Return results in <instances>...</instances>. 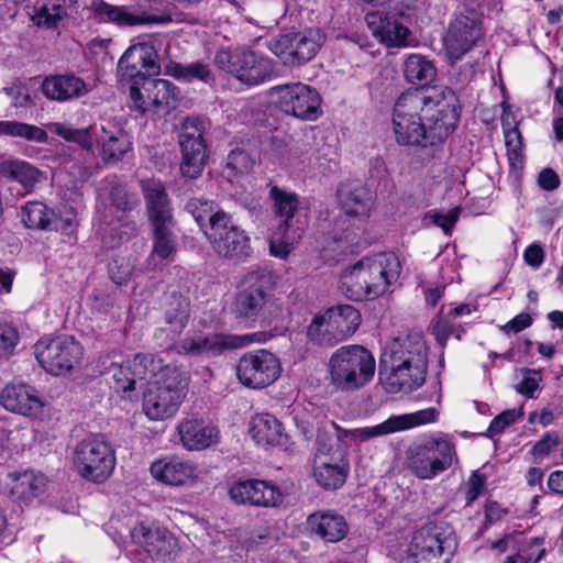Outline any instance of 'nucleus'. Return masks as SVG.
I'll return each instance as SVG.
<instances>
[{
    "label": "nucleus",
    "instance_id": "obj_60",
    "mask_svg": "<svg viewBox=\"0 0 563 563\" xmlns=\"http://www.w3.org/2000/svg\"><path fill=\"white\" fill-rule=\"evenodd\" d=\"M98 232L101 236L102 243L110 249L115 247L128 236V231L119 233V227L112 223H106L104 227L99 228Z\"/></svg>",
    "mask_w": 563,
    "mask_h": 563
},
{
    "label": "nucleus",
    "instance_id": "obj_5",
    "mask_svg": "<svg viewBox=\"0 0 563 563\" xmlns=\"http://www.w3.org/2000/svg\"><path fill=\"white\" fill-rule=\"evenodd\" d=\"M272 275L265 271L247 272L239 286L233 303V312L242 322L272 324L285 320L289 311L280 298L266 292Z\"/></svg>",
    "mask_w": 563,
    "mask_h": 563
},
{
    "label": "nucleus",
    "instance_id": "obj_52",
    "mask_svg": "<svg viewBox=\"0 0 563 563\" xmlns=\"http://www.w3.org/2000/svg\"><path fill=\"white\" fill-rule=\"evenodd\" d=\"M134 262L128 256H117L109 264V275L118 285L128 283L132 276Z\"/></svg>",
    "mask_w": 563,
    "mask_h": 563
},
{
    "label": "nucleus",
    "instance_id": "obj_25",
    "mask_svg": "<svg viewBox=\"0 0 563 563\" xmlns=\"http://www.w3.org/2000/svg\"><path fill=\"white\" fill-rule=\"evenodd\" d=\"M2 407L16 415L26 417L38 416L45 406L41 393L32 385L13 380L7 384L0 393Z\"/></svg>",
    "mask_w": 563,
    "mask_h": 563
},
{
    "label": "nucleus",
    "instance_id": "obj_44",
    "mask_svg": "<svg viewBox=\"0 0 563 563\" xmlns=\"http://www.w3.org/2000/svg\"><path fill=\"white\" fill-rule=\"evenodd\" d=\"M189 319V301L184 297L172 296L165 305V321L168 330L178 334L186 327Z\"/></svg>",
    "mask_w": 563,
    "mask_h": 563
},
{
    "label": "nucleus",
    "instance_id": "obj_16",
    "mask_svg": "<svg viewBox=\"0 0 563 563\" xmlns=\"http://www.w3.org/2000/svg\"><path fill=\"white\" fill-rule=\"evenodd\" d=\"M372 35L387 48L408 47L416 43L409 29L410 21L400 11H373L365 16Z\"/></svg>",
    "mask_w": 563,
    "mask_h": 563
},
{
    "label": "nucleus",
    "instance_id": "obj_50",
    "mask_svg": "<svg viewBox=\"0 0 563 563\" xmlns=\"http://www.w3.org/2000/svg\"><path fill=\"white\" fill-rule=\"evenodd\" d=\"M202 122L198 119L188 118L181 124L179 133V143L181 148L206 146L203 137Z\"/></svg>",
    "mask_w": 563,
    "mask_h": 563
},
{
    "label": "nucleus",
    "instance_id": "obj_19",
    "mask_svg": "<svg viewBox=\"0 0 563 563\" xmlns=\"http://www.w3.org/2000/svg\"><path fill=\"white\" fill-rule=\"evenodd\" d=\"M133 543L155 563H166L174 560L179 552L177 539L165 528L154 522H140L130 532Z\"/></svg>",
    "mask_w": 563,
    "mask_h": 563
},
{
    "label": "nucleus",
    "instance_id": "obj_22",
    "mask_svg": "<svg viewBox=\"0 0 563 563\" xmlns=\"http://www.w3.org/2000/svg\"><path fill=\"white\" fill-rule=\"evenodd\" d=\"M158 366L159 355L136 354L132 360L112 366V386L122 397L131 398L137 383L147 380L150 374Z\"/></svg>",
    "mask_w": 563,
    "mask_h": 563
},
{
    "label": "nucleus",
    "instance_id": "obj_9",
    "mask_svg": "<svg viewBox=\"0 0 563 563\" xmlns=\"http://www.w3.org/2000/svg\"><path fill=\"white\" fill-rule=\"evenodd\" d=\"M361 323L352 305H339L316 314L307 328L308 338L320 345H334L350 338Z\"/></svg>",
    "mask_w": 563,
    "mask_h": 563
},
{
    "label": "nucleus",
    "instance_id": "obj_54",
    "mask_svg": "<svg viewBox=\"0 0 563 563\" xmlns=\"http://www.w3.org/2000/svg\"><path fill=\"white\" fill-rule=\"evenodd\" d=\"M20 341L16 329L5 322H0V357H9Z\"/></svg>",
    "mask_w": 563,
    "mask_h": 563
},
{
    "label": "nucleus",
    "instance_id": "obj_64",
    "mask_svg": "<svg viewBox=\"0 0 563 563\" xmlns=\"http://www.w3.org/2000/svg\"><path fill=\"white\" fill-rule=\"evenodd\" d=\"M130 97L133 103V107L140 112L152 111V104L148 102L150 99L146 98V93L144 90V84L142 87H137L132 85L130 87Z\"/></svg>",
    "mask_w": 563,
    "mask_h": 563
},
{
    "label": "nucleus",
    "instance_id": "obj_45",
    "mask_svg": "<svg viewBox=\"0 0 563 563\" xmlns=\"http://www.w3.org/2000/svg\"><path fill=\"white\" fill-rule=\"evenodd\" d=\"M165 73L185 82H191L195 80L208 82L211 78L209 66L200 62L191 64L172 62L165 66Z\"/></svg>",
    "mask_w": 563,
    "mask_h": 563
},
{
    "label": "nucleus",
    "instance_id": "obj_63",
    "mask_svg": "<svg viewBox=\"0 0 563 563\" xmlns=\"http://www.w3.org/2000/svg\"><path fill=\"white\" fill-rule=\"evenodd\" d=\"M532 324V317L527 312H521L501 327L506 334L518 333Z\"/></svg>",
    "mask_w": 563,
    "mask_h": 563
},
{
    "label": "nucleus",
    "instance_id": "obj_48",
    "mask_svg": "<svg viewBox=\"0 0 563 563\" xmlns=\"http://www.w3.org/2000/svg\"><path fill=\"white\" fill-rule=\"evenodd\" d=\"M183 161L180 172L184 177L195 179L199 177L205 168L207 159L206 146L181 148Z\"/></svg>",
    "mask_w": 563,
    "mask_h": 563
},
{
    "label": "nucleus",
    "instance_id": "obj_17",
    "mask_svg": "<svg viewBox=\"0 0 563 563\" xmlns=\"http://www.w3.org/2000/svg\"><path fill=\"white\" fill-rule=\"evenodd\" d=\"M452 554L451 540L437 526L428 525L415 532L401 563H449Z\"/></svg>",
    "mask_w": 563,
    "mask_h": 563
},
{
    "label": "nucleus",
    "instance_id": "obj_56",
    "mask_svg": "<svg viewBox=\"0 0 563 563\" xmlns=\"http://www.w3.org/2000/svg\"><path fill=\"white\" fill-rule=\"evenodd\" d=\"M460 209L453 208L445 213L430 211L427 213L426 219H429L433 224L440 227L445 234H449L459 220Z\"/></svg>",
    "mask_w": 563,
    "mask_h": 563
},
{
    "label": "nucleus",
    "instance_id": "obj_46",
    "mask_svg": "<svg viewBox=\"0 0 563 563\" xmlns=\"http://www.w3.org/2000/svg\"><path fill=\"white\" fill-rule=\"evenodd\" d=\"M173 224L153 225V250L151 257L172 261L176 253V240L172 233Z\"/></svg>",
    "mask_w": 563,
    "mask_h": 563
},
{
    "label": "nucleus",
    "instance_id": "obj_18",
    "mask_svg": "<svg viewBox=\"0 0 563 563\" xmlns=\"http://www.w3.org/2000/svg\"><path fill=\"white\" fill-rule=\"evenodd\" d=\"M280 373L279 358L264 349L243 354L236 365V375L240 383L254 389H262L272 385Z\"/></svg>",
    "mask_w": 563,
    "mask_h": 563
},
{
    "label": "nucleus",
    "instance_id": "obj_31",
    "mask_svg": "<svg viewBox=\"0 0 563 563\" xmlns=\"http://www.w3.org/2000/svg\"><path fill=\"white\" fill-rule=\"evenodd\" d=\"M151 225L173 224V213L166 190L161 180H141Z\"/></svg>",
    "mask_w": 563,
    "mask_h": 563
},
{
    "label": "nucleus",
    "instance_id": "obj_7",
    "mask_svg": "<svg viewBox=\"0 0 563 563\" xmlns=\"http://www.w3.org/2000/svg\"><path fill=\"white\" fill-rule=\"evenodd\" d=\"M71 460L77 473L93 483L106 482L117 464L114 448L102 434H90L78 441Z\"/></svg>",
    "mask_w": 563,
    "mask_h": 563
},
{
    "label": "nucleus",
    "instance_id": "obj_3",
    "mask_svg": "<svg viewBox=\"0 0 563 563\" xmlns=\"http://www.w3.org/2000/svg\"><path fill=\"white\" fill-rule=\"evenodd\" d=\"M400 272V261L394 253H377L349 267L341 276V288L352 300L374 299L398 280Z\"/></svg>",
    "mask_w": 563,
    "mask_h": 563
},
{
    "label": "nucleus",
    "instance_id": "obj_39",
    "mask_svg": "<svg viewBox=\"0 0 563 563\" xmlns=\"http://www.w3.org/2000/svg\"><path fill=\"white\" fill-rule=\"evenodd\" d=\"M349 470V463L344 460L332 463L319 459L316 461L313 476L322 488L335 490L345 483Z\"/></svg>",
    "mask_w": 563,
    "mask_h": 563
},
{
    "label": "nucleus",
    "instance_id": "obj_40",
    "mask_svg": "<svg viewBox=\"0 0 563 563\" xmlns=\"http://www.w3.org/2000/svg\"><path fill=\"white\" fill-rule=\"evenodd\" d=\"M188 211L207 236L216 223L222 221L229 213L223 211L213 201L192 199L187 205Z\"/></svg>",
    "mask_w": 563,
    "mask_h": 563
},
{
    "label": "nucleus",
    "instance_id": "obj_6",
    "mask_svg": "<svg viewBox=\"0 0 563 563\" xmlns=\"http://www.w3.org/2000/svg\"><path fill=\"white\" fill-rule=\"evenodd\" d=\"M329 377L341 391H354L372 380L376 362L373 354L361 345L341 346L331 355Z\"/></svg>",
    "mask_w": 563,
    "mask_h": 563
},
{
    "label": "nucleus",
    "instance_id": "obj_21",
    "mask_svg": "<svg viewBox=\"0 0 563 563\" xmlns=\"http://www.w3.org/2000/svg\"><path fill=\"white\" fill-rule=\"evenodd\" d=\"M282 110L301 120L314 121L321 113V98L318 91L302 82L275 88Z\"/></svg>",
    "mask_w": 563,
    "mask_h": 563
},
{
    "label": "nucleus",
    "instance_id": "obj_23",
    "mask_svg": "<svg viewBox=\"0 0 563 563\" xmlns=\"http://www.w3.org/2000/svg\"><path fill=\"white\" fill-rule=\"evenodd\" d=\"M228 494L235 505L271 508L283 501V493L279 487L263 479L235 481L229 485Z\"/></svg>",
    "mask_w": 563,
    "mask_h": 563
},
{
    "label": "nucleus",
    "instance_id": "obj_2",
    "mask_svg": "<svg viewBox=\"0 0 563 563\" xmlns=\"http://www.w3.org/2000/svg\"><path fill=\"white\" fill-rule=\"evenodd\" d=\"M428 369V346L420 333L393 339L380 358V379L388 393L411 391L420 387Z\"/></svg>",
    "mask_w": 563,
    "mask_h": 563
},
{
    "label": "nucleus",
    "instance_id": "obj_8",
    "mask_svg": "<svg viewBox=\"0 0 563 563\" xmlns=\"http://www.w3.org/2000/svg\"><path fill=\"white\" fill-rule=\"evenodd\" d=\"M457 461L455 443L446 434L432 435L408 452V467L420 479H433Z\"/></svg>",
    "mask_w": 563,
    "mask_h": 563
},
{
    "label": "nucleus",
    "instance_id": "obj_55",
    "mask_svg": "<svg viewBox=\"0 0 563 563\" xmlns=\"http://www.w3.org/2000/svg\"><path fill=\"white\" fill-rule=\"evenodd\" d=\"M521 416L522 413L516 409L503 411L492 420L487 433L490 437L501 433L508 426L518 421Z\"/></svg>",
    "mask_w": 563,
    "mask_h": 563
},
{
    "label": "nucleus",
    "instance_id": "obj_32",
    "mask_svg": "<svg viewBox=\"0 0 563 563\" xmlns=\"http://www.w3.org/2000/svg\"><path fill=\"white\" fill-rule=\"evenodd\" d=\"M306 526L310 534L324 542H339L349 532L345 518L332 510H319L309 515Z\"/></svg>",
    "mask_w": 563,
    "mask_h": 563
},
{
    "label": "nucleus",
    "instance_id": "obj_29",
    "mask_svg": "<svg viewBox=\"0 0 563 563\" xmlns=\"http://www.w3.org/2000/svg\"><path fill=\"white\" fill-rule=\"evenodd\" d=\"M179 441L188 451H201L217 444L220 431L213 424L201 419H183L176 427Z\"/></svg>",
    "mask_w": 563,
    "mask_h": 563
},
{
    "label": "nucleus",
    "instance_id": "obj_57",
    "mask_svg": "<svg viewBox=\"0 0 563 563\" xmlns=\"http://www.w3.org/2000/svg\"><path fill=\"white\" fill-rule=\"evenodd\" d=\"M560 444V437L555 431H549L532 446L531 454L542 459L554 451Z\"/></svg>",
    "mask_w": 563,
    "mask_h": 563
},
{
    "label": "nucleus",
    "instance_id": "obj_35",
    "mask_svg": "<svg viewBox=\"0 0 563 563\" xmlns=\"http://www.w3.org/2000/svg\"><path fill=\"white\" fill-rule=\"evenodd\" d=\"M343 211L353 217H368L373 206L372 192L360 183L344 184L338 191Z\"/></svg>",
    "mask_w": 563,
    "mask_h": 563
},
{
    "label": "nucleus",
    "instance_id": "obj_11",
    "mask_svg": "<svg viewBox=\"0 0 563 563\" xmlns=\"http://www.w3.org/2000/svg\"><path fill=\"white\" fill-rule=\"evenodd\" d=\"M34 354L47 373L59 376L80 364L84 349L73 335L60 334L38 340L34 345Z\"/></svg>",
    "mask_w": 563,
    "mask_h": 563
},
{
    "label": "nucleus",
    "instance_id": "obj_42",
    "mask_svg": "<svg viewBox=\"0 0 563 563\" xmlns=\"http://www.w3.org/2000/svg\"><path fill=\"white\" fill-rule=\"evenodd\" d=\"M54 211L40 201H29L22 207L21 218L29 229L47 230L54 219ZM55 230H67L68 228H54Z\"/></svg>",
    "mask_w": 563,
    "mask_h": 563
},
{
    "label": "nucleus",
    "instance_id": "obj_41",
    "mask_svg": "<svg viewBox=\"0 0 563 563\" xmlns=\"http://www.w3.org/2000/svg\"><path fill=\"white\" fill-rule=\"evenodd\" d=\"M404 75L412 85L424 86L433 81L437 69L431 60L420 54H410L404 62Z\"/></svg>",
    "mask_w": 563,
    "mask_h": 563
},
{
    "label": "nucleus",
    "instance_id": "obj_34",
    "mask_svg": "<svg viewBox=\"0 0 563 563\" xmlns=\"http://www.w3.org/2000/svg\"><path fill=\"white\" fill-rule=\"evenodd\" d=\"M249 434L263 448L278 446L286 442L283 423L271 413H257L249 421Z\"/></svg>",
    "mask_w": 563,
    "mask_h": 563
},
{
    "label": "nucleus",
    "instance_id": "obj_13",
    "mask_svg": "<svg viewBox=\"0 0 563 563\" xmlns=\"http://www.w3.org/2000/svg\"><path fill=\"white\" fill-rule=\"evenodd\" d=\"M266 340L267 334L265 332L241 335L213 332L207 335H188L175 344V350L178 354L212 357L227 350L240 349L253 343H264Z\"/></svg>",
    "mask_w": 563,
    "mask_h": 563
},
{
    "label": "nucleus",
    "instance_id": "obj_33",
    "mask_svg": "<svg viewBox=\"0 0 563 563\" xmlns=\"http://www.w3.org/2000/svg\"><path fill=\"white\" fill-rule=\"evenodd\" d=\"M8 478L11 495L25 503L42 497L48 488V478L34 470L10 472Z\"/></svg>",
    "mask_w": 563,
    "mask_h": 563
},
{
    "label": "nucleus",
    "instance_id": "obj_61",
    "mask_svg": "<svg viewBox=\"0 0 563 563\" xmlns=\"http://www.w3.org/2000/svg\"><path fill=\"white\" fill-rule=\"evenodd\" d=\"M540 380L541 376L538 372L527 369L517 386V391L526 397L532 398L536 390L539 389Z\"/></svg>",
    "mask_w": 563,
    "mask_h": 563
},
{
    "label": "nucleus",
    "instance_id": "obj_59",
    "mask_svg": "<svg viewBox=\"0 0 563 563\" xmlns=\"http://www.w3.org/2000/svg\"><path fill=\"white\" fill-rule=\"evenodd\" d=\"M486 484V477L478 471H474L465 484L466 504H472L482 494Z\"/></svg>",
    "mask_w": 563,
    "mask_h": 563
},
{
    "label": "nucleus",
    "instance_id": "obj_4",
    "mask_svg": "<svg viewBox=\"0 0 563 563\" xmlns=\"http://www.w3.org/2000/svg\"><path fill=\"white\" fill-rule=\"evenodd\" d=\"M159 365L147 378L142 401L143 412L152 421L173 418L187 396L189 384L187 372L177 364L159 355Z\"/></svg>",
    "mask_w": 563,
    "mask_h": 563
},
{
    "label": "nucleus",
    "instance_id": "obj_51",
    "mask_svg": "<svg viewBox=\"0 0 563 563\" xmlns=\"http://www.w3.org/2000/svg\"><path fill=\"white\" fill-rule=\"evenodd\" d=\"M507 157L511 168L521 169L525 163L522 135L519 130L504 133Z\"/></svg>",
    "mask_w": 563,
    "mask_h": 563
},
{
    "label": "nucleus",
    "instance_id": "obj_27",
    "mask_svg": "<svg viewBox=\"0 0 563 563\" xmlns=\"http://www.w3.org/2000/svg\"><path fill=\"white\" fill-rule=\"evenodd\" d=\"M89 10L93 18L101 23H113L119 27L158 23L163 20L147 15L132 7L114 5L104 0H92Z\"/></svg>",
    "mask_w": 563,
    "mask_h": 563
},
{
    "label": "nucleus",
    "instance_id": "obj_28",
    "mask_svg": "<svg viewBox=\"0 0 563 563\" xmlns=\"http://www.w3.org/2000/svg\"><path fill=\"white\" fill-rule=\"evenodd\" d=\"M157 51L150 40L132 44L119 60V69L125 75L134 77L142 71L148 75L158 74Z\"/></svg>",
    "mask_w": 563,
    "mask_h": 563
},
{
    "label": "nucleus",
    "instance_id": "obj_36",
    "mask_svg": "<svg viewBox=\"0 0 563 563\" xmlns=\"http://www.w3.org/2000/svg\"><path fill=\"white\" fill-rule=\"evenodd\" d=\"M0 175L21 185L24 194L32 192L43 177L36 167L19 159L0 163Z\"/></svg>",
    "mask_w": 563,
    "mask_h": 563
},
{
    "label": "nucleus",
    "instance_id": "obj_15",
    "mask_svg": "<svg viewBox=\"0 0 563 563\" xmlns=\"http://www.w3.org/2000/svg\"><path fill=\"white\" fill-rule=\"evenodd\" d=\"M325 36L319 29L284 34L268 42V49L285 65L302 64L311 60L320 51Z\"/></svg>",
    "mask_w": 563,
    "mask_h": 563
},
{
    "label": "nucleus",
    "instance_id": "obj_53",
    "mask_svg": "<svg viewBox=\"0 0 563 563\" xmlns=\"http://www.w3.org/2000/svg\"><path fill=\"white\" fill-rule=\"evenodd\" d=\"M254 166V159L243 150L236 148L229 153L227 158V167L234 175L247 174Z\"/></svg>",
    "mask_w": 563,
    "mask_h": 563
},
{
    "label": "nucleus",
    "instance_id": "obj_20",
    "mask_svg": "<svg viewBox=\"0 0 563 563\" xmlns=\"http://www.w3.org/2000/svg\"><path fill=\"white\" fill-rule=\"evenodd\" d=\"M212 250L227 260L242 261L252 253L251 239L228 214L206 236Z\"/></svg>",
    "mask_w": 563,
    "mask_h": 563
},
{
    "label": "nucleus",
    "instance_id": "obj_12",
    "mask_svg": "<svg viewBox=\"0 0 563 563\" xmlns=\"http://www.w3.org/2000/svg\"><path fill=\"white\" fill-rule=\"evenodd\" d=\"M216 64L234 75L240 81L256 86L269 79L274 73V63L255 51L220 49L214 57Z\"/></svg>",
    "mask_w": 563,
    "mask_h": 563
},
{
    "label": "nucleus",
    "instance_id": "obj_38",
    "mask_svg": "<svg viewBox=\"0 0 563 563\" xmlns=\"http://www.w3.org/2000/svg\"><path fill=\"white\" fill-rule=\"evenodd\" d=\"M301 239L299 229H292L287 222H279L268 236L269 254L287 260Z\"/></svg>",
    "mask_w": 563,
    "mask_h": 563
},
{
    "label": "nucleus",
    "instance_id": "obj_62",
    "mask_svg": "<svg viewBox=\"0 0 563 563\" xmlns=\"http://www.w3.org/2000/svg\"><path fill=\"white\" fill-rule=\"evenodd\" d=\"M455 325L450 318L441 317L432 325V333L437 342L444 347L449 336L454 332Z\"/></svg>",
    "mask_w": 563,
    "mask_h": 563
},
{
    "label": "nucleus",
    "instance_id": "obj_58",
    "mask_svg": "<svg viewBox=\"0 0 563 563\" xmlns=\"http://www.w3.org/2000/svg\"><path fill=\"white\" fill-rule=\"evenodd\" d=\"M111 199L113 206L121 211L132 210L137 205V197L130 194L123 186H118L112 189Z\"/></svg>",
    "mask_w": 563,
    "mask_h": 563
},
{
    "label": "nucleus",
    "instance_id": "obj_37",
    "mask_svg": "<svg viewBox=\"0 0 563 563\" xmlns=\"http://www.w3.org/2000/svg\"><path fill=\"white\" fill-rule=\"evenodd\" d=\"M144 90L150 99L152 111L167 112L176 107L178 92L175 86L165 79H144Z\"/></svg>",
    "mask_w": 563,
    "mask_h": 563
},
{
    "label": "nucleus",
    "instance_id": "obj_1",
    "mask_svg": "<svg viewBox=\"0 0 563 563\" xmlns=\"http://www.w3.org/2000/svg\"><path fill=\"white\" fill-rule=\"evenodd\" d=\"M460 120L457 98L448 87L408 90L393 110V131L401 146H428L445 140Z\"/></svg>",
    "mask_w": 563,
    "mask_h": 563
},
{
    "label": "nucleus",
    "instance_id": "obj_43",
    "mask_svg": "<svg viewBox=\"0 0 563 563\" xmlns=\"http://www.w3.org/2000/svg\"><path fill=\"white\" fill-rule=\"evenodd\" d=\"M269 198L273 201V211L280 222L290 224L291 219L299 208V197L294 191H287L278 186H272Z\"/></svg>",
    "mask_w": 563,
    "mask_h": 563
},
{
    "label": "nucleus",
    "instance_id": "obj_30",
    "mask_svg": "<svg viewBox=\"0 0 563 563\" xmlns=\"http://www.w3.org/2000/svg\"><path fill=\"white\" fill-rule=\"evenodd\" d=\"M41 89L46 98L65 102L86 96L92 87L74 74H64L46 77Z\"/></svg>",
    "mask_w": 563,
    "mask_h": 563
},
{
    "label": "nucleus",
    "instance_id": "obj_47",
    "mask_svg": "<svg viewBox=\"0 0 563 563\" xmlns=\"http://www.w3.org/2000/svg\"><path fill=\"white\" fill-rule=\"evenodd\" d=\"M31 20L38 26H55L66 15L64 5L58 0H51L29 13Z\"/></svg>",
    "mask_w": 563,
    "mask_h": 563
},
{
    "label": "nucleus",
    "instance_id": "obj_24",
    "mask_svg": "<svg viewBox=\"0 0 563 563\" xmlns=\"http://www.w3.org/2000/svg\"><path fill=\"white\" fill-rule=\"evenodd\" d=\"M150 472L155 479L172 486L192 485L203 476L198 464L176 455L155 460Z\"/></svg>",
    "mask_w": 563,
    "mask_h": 563
},
{
    "label": "nucleus",
    "instance_id": "obj_10",
    "mask_svg": "<svg viewBox=\"0 0 563 563\" xmlns=\"http://www.w3.org/2000/svg\"><path fill=\"white\" fill-rule=\"evenodd\" d=\"M51 130L66 141L75 142L88 150L96 141L101 147V157L104 162H119L131 150V142L121 130L110 131L102 125L74 129L65 123H54Z\"/></svg>",
    "mask_w": 563,
    "mask_h": 563
},
{
    "label": "nucleus",
    "instance_id": "obj_49",
    "mask_svg": "<svg viewBox=\"0 0 563 563\" xmlns=\"http://www.w3.org/2000/svg\"><path fill=\"white\" fill-rule=\"evenodd\" d=\"M0 135L16 136L35 142L47 140V133L43 129L16 121H0Z\"/></svg>",
    "mask_w": 563,
    "mask_h": 563
},
{
    "label": "nucleus",
    "instance_id": "obj_26",
    "mask_svg": "<svg viewBox=\"0 0 563 563\" xmlns=\"http://www.w3.org/2000/svg\"><path fill=\"white\" fill-rule=\"evenodd\" d=\"M482 36V29L473 18L456 16L443 38L444 49L452 62L460 59Z\"/></svg>",
    "mask_w": 563,
    "mask_h": 563
},
{
    "label": "nucleus",
    "instance_id": "obj_14",
    "mask_svg": "<svg viewBox=\"0 0 563 563\" xmlns=\"http://www.w3.org/2000/svg\"><path fill=\"white\" fill-rule=\"evenodd\" d=\"M438 416L439 411L433 407H429L411 413L391 416L376 426L355 429L338 428V438L349 444H360L374 438L435 422Z\"/></svg>",
    "mask_w": 563,
    "mask_h": 563
}]
</instances>
